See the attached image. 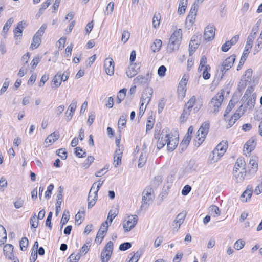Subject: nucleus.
<instances>
[{"mask_svg":"<svg viewBox=\"0 0 262 262\" xmlns=\"http://www.w3.org/2000/svg\"><path fill=\"white\" fill-rule=\"evenodd\" d=\"M182 36V31L181 29L174 31L169 38V43L167 46V50L172 52L179 49L181 44Z\"/></svg>","mask_w":262,"mask_h":262,"instance_id":"nucleus-1","label":"nucleus"},{"mask_svg":"<svg viewBox=\"0 0 262 262\" xmlns=\"http://www.w3.org/2000/svg\"><path fill=\"white\" fill-rule=\"evenodd\" d=\"M155 198L154 191L150 187H147L142 192V204L140 207L141 210L148 208L149 205Z\"/></svg>","mask_w":262,"mask_h":262,"instance_id":"nucleus-2","label":"nucleus"},{"mask_svg":"<svg viewBox=\"0 0 262 262\" xmlns=\"http://www.w3.org/2000/svg\"><path fill=\"white\" fill-rule=\"evenodd\" d=\"M245 100H247V102L244 106H243L242 114H244L247 111H252L255 105L256 96L254 94L251 95L250 94V92H248V90H247L242 99V101H244Z\"/></svg>","mask_w":262,"mask_h":262,"instance_id":"nucleus-3","label":"nucleus"},{"mask_svg":"<svg viewBox=\"0 0 262 262\" xmlns=\"http://www.w3.org/2000/svg\"><path fill=\"white\" fill-rule=\"evenodd\" d=\"M224 92L219 93L211 99L209 106L212 112L216 113L219 111L224 99Z\"/></svg>","mask_w":262,"mask_h":262,"instance_id":"nucleus-4","label":"nucleus"},{"mask_svg":"<svg viewBox=\"0 0 262 262\" xmlns=\"http://www.w3.org/2000/svg\"><path fill=\"white\" fill-rule=\"evenodd\" d=\"M209 123L204 122L198 130L196 139H198V147L204 141L209 129Z\"/></svg>","mask_w":262,"mask_h":262,"instance_id":"nucleus-5","label":"nucleus"},{"mask_svg":"<svg viewBox=\"0 0 262 262\" xmlns=\"http://www.w3.org/2000/svg\"><path fill=\"white\" fill-rule=\"evenodd\" d=\"M170 137L171 133L169 132V130L168 128L163 129L157 142V148L159 149L162 148L165 144H167V142L168 140H170Z\"/></svg>","mask_w":262,"mask_h":262,"instance_id":"nucleus-6","label":"nucleus"},{"mask_svg":"<svg viewBox=\"0 0 262 262\" xmlns=\"http://www.w3.org/2000/svg\"><path fill=\"white\" fill-rule=\"evenodd\" d=\"M206 63L207 58L205 55H203L201 57L198 71H203L202 76L203 78L205 80L209 79L210 77V74L208 72L210 70V67L209 65H206Z\"/></svg>","mask_w":262,"mask_h":262,"instance_id":"nucleus-7","label":"nucleus"},{"mask_svg":"<svg viewBox=\"0 0 262 262\" xmlns=\"http://www.w3.org/2000/svg\"><path fill=\"white\" fill-rule=\"evenodd\" d=\"M113 243L109 241L101 253V259L102 262H107L112 254L113 250Z\"/></svg>","mask_w":262,"mask_h":262,"instance_id":"nucleus-8","label":"nucleus"},{"mask_svg":"<svg viewBox=\"0 0 262 262\" xmlns=\"http://www.w3.org/2000/svg\"><path fill=\"white\" fill-rule=\"evenodd\" d=\"M236 56L234 55H232L229 57L227 58L222 63L220 67V71L222 73V76L225 73V72L229 70L233 65V63L235 60Z\"/></svg>","mask_w":262,"mask_h":262,"instance_id":"nucleus-9","label":"nucleus"},{"mask_svg":"<svg viewBox=\"0 0 262 262\" xmlns=\"http://www.w3.org/2000/svg\"><path fill=\"white\" fill-rule=\"evenodd\" d=\"M202 36L201 34L193 35L189 45V52L190 55H191L198 48L201 43Z\"/></svg>","mask_w":262,"mask_h":262,"instance_id":"nucleus-10","label":"nucleus"},{"mask_svg":"<svg viewBox=\"0 0 262 262\" xmlns=\"http://www.w3.org/2000/svg\"><path fill=\"white\" fill-rule=\"evenodd\" d=\"M152 94L153 90L151 88L147 87L145 88L143 92L142 96L141 97V104H142L143 103V105L145 104V105H147L151 100Z\"/></svg>","mask_w":262,"mask_h":262,"instance_id":"nucleus-11","label":"nucleus"},{"mask_svg":"<svg viewBox=\"0 0 262 262\" xmlns=\"http://www.w3.org/2000/svg\"><path fill=\"white\" fill-rule=\"evenodd\" d=\"M138 219V216L136 215L132 216L131 218L128 217V220L127 222L123 224V227L125 232L130 231L137 224Z\"/></svg>","mask_w":262,"mask_h":262,"instance_id":"nucleus-12","label":"nucleus"},{"mask_svg":"<svg viewBox=\"0 0 262 262\" xmlns=\"http://www.w3.org/2000/svg\"><path fill=\"white\" fill-rule=\"evenodd\" d=\"M215 30L212 25L206 27L204 30V40L207 41L212 40L215 36Z\"/></svg>","mask_w":262,"mask_h":262,"instance_id":"nucleus-13","label":"nucleus"},{"mask_svg":"<svg viewBox=\"0 0 262 262\" xmlns=\"http://www.w3.org/2000/svg\"><path fill=\"white\" fill-rule=\"evenodd\" d=\"M246 174V169L233 170V179L237 183H241L245 180Z\"/></svg>","mask_w":262,"mask_h":262,"instance_id":"nucleus-14","label":"nucleus"},{"mask_svg":"<svg viewBox=\"0 0 262 262\" xmlns=\"http://www.w3.org/2000/svg\"><path fill=\"white\" fill-rule=\"evenodd\" d=\"M104 68L106 73L112 76L114 73V62L112 58H107L104 60Z\"/></svg>","mask_w":262,"mask_h":262,"instance_id":"nucleus-15","label":"nucleus"},{"mask_svg":"<svg viewBox=\"0 0 262 262\" xmlns=\"http://www.w3.org/2000/svg\"><path fill=\"white\" fill-rule=\"evenodd\" d=\"M151 75L149 73L146 75H138L134 79V83L137 85L146 84L150 81Z\"/></svg>","mask_w":262,"mask_h":262,"instance_id":"nucleus-16","label":"nucleus"},{"mask_svg":"<svg viewBox=\"0 0 262 262\" xmlns=\"http://www.w3.org/2000/svg\"><path fill=\"white\" fill-rule=\"evenodd\" d=\"M256 145V139L252 137L245 144L243 150L244 152L247 151V154H250L255 149Z\"/></svg>","mask_w":262,"mask_h":262,"instance_id":"nucleus-17","label":"nucleus"},{"mask_svg":"<svg viewBox=\"0 0 262 262\" xmlns=\"http://www.w3.org/2000/svg\"><path fill=\"white\" fill-rule=\"evenodd\" d=\"M96 184V183H94L92 186L91 187V188L90 190L88 198V208L89 209L92 208L94 205L96 203V200H97V197H95V194H93L92 193V191H93V189H95V186Z\"/></svg>","mask_w":262,"mask_h":262,"instance_id":"nucleus-18","label":"nucleus"},{"mask_svg":"<svg viewBox=\"0 0 262 262\" xmlns=\"http://www.w3.org/2000/svg\"><path fill=\"white\" fill-rule=\"evenodd\" d=\"M77 101L75 99L72 100V103L69 105L68 110L66 113V115L67 118V121H69L72 119L73 113L75 112L77 107Z\"/></svg>","mask_w":262,"mask_h":262,"instance_id":"nucleus-19","label":"nucleus"},{"mask_svg":"<svg viewBox=\"0 0 262 262\" xmlns=\"http://www.w3.org/2000/svg\"><path fill=\"white\" fill-rule=\"evenodd\" d=\"M139 69L140 66H139V64H137L136 63L131 64L128 67L126 72L127 76L129 78L133 77L134 76L137 74Z\"/></svg>","mask_w":262,"mask_h":262,"instance_id":"nucleus-20","label":"nucleus"},{"mask_svg":"<svg viewBox=\"0 0 262 262\" xmlns=\"http://www.w3.org/2000/svg\"><path fill=\"white\" fill-rule=\"evenodd\" d=\"M60 137V135L58 132H54L51 133L45 141V144L46 146H49L56 141Z\"/></svg>","mask_w":262,"mask_h":262,"instance_id":"nucleus-21","label":"nucleus"},{"mask_svg":"<svg viewBox=\"0 0 262 262\" xmlns=\"http://www.w3.org/2000/svg\"><path fill=\"white\" fill-rule=\"evenodd\" d=\"M186 213L181 212L177 215L175 220H174L172 223V226L174 227H176L178 225V228L177 230L180 228L181 225L183 223L185 218L186 217Z\"/></svg>","mask_w":262,"mask_h":262,"instance_id":"nucleus-22","label":"nucleus"},{"mask_svg":"<svg viewBox=\"0 0 262 262\" xmlns=\"http://www.w3.org/2000/svg\"><path fill=\"white\" fill-rule=\"evenodd\" d=\"M123 149H117L114 156V164L115 167L119 166L121 164V158Z\"/></svg>","mask_w":262,"mask_h":262,"instance_id":"nucleus-23","label":"nucleus"},{"mask_svg":"<svg viewBox=\"0 0 262 262\" xmlns=\"http://www.w3.org/2000/svg\"><path fill=\"white\" fill-rule=\"evenodd\" d=\"M178 144V140L177 138H173L172 137V135L171 134V137L170 138V140H168V142H167V147L168 151H172L177 147Z\"/></svg>","mask_w":262,"mask_h":262,"instance_id":"nucleus-24","label":"nucleus"},{"mask_svg":"<svg viewBox=\"0 0 262 262\" xmlns=\"http://www.w3.org/2000/svg\"><path fill=\"white\" fill-rule=\"evenodd\" d=\"M228 145L226 142L222 141L220 142L216 147L215 150H217V152H219V155L222 156L226 152L227 149Z\"/></svg>","mask_w":262,"mask_h":262,"instance_id":"nucleus-25","label":"nucleus"},{"mask_svg":"<svg viewBox=\"0 0 262 262\" xmlns=\"http://www.w3.org/2000/svg\"><path fill=\"white\" fill-rule=\"evenodd\" d=\"M13 18H10L7 21V22L4 26L1 34L4 38H6L7 37V33L11 25H12V24L13 23Z\"/></svg>","mask_w":262,"mask_h":262,"instance_id":"nucleus-26","label":"nucleus"},{"mask_svg":"<svg viewBox=\"0 0 262 262\" xmlns=\"http://www.w3.org/2000/svg\"><path fill=\"white\" fill-rule=\"evenodd\" d=\"M243 169H246L245 161L243 158H238L235 162L233 169L238 170Z\"/></svg>","mask_w":262,"mask_h":262,"instance_id":"nucleus-27","label":"nucleus"},{"mask_svg":"<svg viewBox=\"0 0 262 262\" xmlns=\"http://www.w3.org/2000/svg\"><path fill=\"white\" fill-rule=\"evenodd\" d=\"M23 24V21L19 22L17 24V27L14 29L13 32L15 35V37H19L20 38L21 37L23 29L24 28Z\"/></svg>","mask_w":262,"mask_h":262,"instance_id":"nucleus-28","label":"nucleus"},{"mask_svg":"<svg viewBox=\"0 0 262 262\" xmlns=\"http://www.w3.org/2000/svg\"><path fill=\"white\" fill-rule=\"evenodd\" d=\"M191 112V109L185 107L183 110V113L181 114L180 118V122L182 123L185 122L186 120L188 118V117L190 115Z\"/></svg>","mask_w":262,"mask_h":262,"instance_id":"nucleus-29","label":"nucleus"},{"mask_svg":"<svg viewBox=\"0 0 262 262\" xmlns=\"http://www.w3.org/2000/svg\"><path fill=\"white\" fill-rule=\"evenodd\" d=\"M7 240V233L5 228L0 225V245H4Z\"/></svg>","mask_w":262,"mask_h":262,"instance_id":"nucleus-30","label":"nucleus"},{"mask_svg":"<svg viewBox=\"0 0 262 262\" xmlns=\"http://www.w3.org/2000/svg\"><path fill=\"white\" fill-rule=\"evenodd\" d=\"M187 5V0H180L178 12L180 14H183L185 13Z\"/></svg>","mask_w":262,"mask_h":262,"instance_id":"nucleus-31","label":"nucleus"},{"mask_svg":"<svg viewBox=\"0 0 262 262\" xmlns=\"http://www.w3.org/2000/svg\"><path fill=\"white\" fill-rule=\"evenodd\" d=\"M252 194V190L251 189H246L242 194L241 198L243 201L247 202L251 198Z\"/></svg>","mask_w":262,"mask_h":262,"instance_id":"nucleus-32","label":"nucleus"},{"mask_svg":"<svg viewBox=\"0 0 262 262\" xmlns=\"http://www.w3.org/2000/svg\"><path fill=\"white\" fill-rule=\"evenodd\" d=\"M162 42L160 39H156L151 46V49L154 52H158L162 46Z\"/></svg>","mask_w":262,"mask_h":262,"instance_id":"nucleus-33","label":"nucleus"},{"mask_svg":"<svg viewBox=\"0 0 262 262\" xmlns=\"http://www.w3.org/2000/svg\"><path fill=\"white\" fill-rule=\"evenodd\" d=\"M127 116V113H123L120 116V117L118 120V127L119 128H120L121 127L122 128L124 126H125V125L126 123V118Z\"/></svg>","mask_w":262,"mask_h":262,"instance_id":"nucleus-34","label":"nucleus"},{"mask_svg":"<svg viewBox=\"0 0 262 262\" xmlns=\"http://www.w3.org/2000/svg\"><path fill=\"white\" fill-rule=\"evenodd\" d=\"M147 156L145 153L142 152L139 158L138 166L139 167H142L146 162Z\"/></svg>","mask_w":262,"mask_h":262,"instance_id":"nucleus-35","label":"nucleus"},{"mask_svg":"<svg viewBox=\"0 0 262 262\" xmlns=\"http://www.w3.org/2000/svg\"><path fill=\"white\" fill-rule=\"evenodd\" d=\"M118 212V211L116 209H112L110 210L107 216V220H109L110 224L113 222V219L117 215Z\"/></svg>","mask_w":262,"mask_h":262,"instance_id":"nucleus-36","label":"nucleus"},{"mask_svg":"<svg viewBox=\"0 0 262 262\" xmlns=\"http://www.w3.org/2000/svg\"><path fill=\"white\" fill-rule=\"evenodd\" d=\"M248 53L249 52H248V49H246L244 50V51L243 53V55L241 58V60H240L239 64L237 66V70H238V71L241 68V67L244 64V63L246 59V58L248 56Z\"/></svg>","mask_w":262,"mask_h":262,"instance_id":"nucleus-37","label":"nucleus"},{"mask_svg":"<svg viewBox=\"0 0 262 262\" xmlns=\"http://www.w3.org/2000/svg\"><path fill=\"white\" fill-rule=\"evenodd\" d=\"M41 42V38L37 37V36H34L33 37V41L31 45L30 48L32 49L37 48L40 45Z\"/></svg>","mask_w":262,"mask_h":262,"instance_id":"nucleus-38","label":"nucleus"},{"mask_svg":"<svg viewBox=\"0 0 262 262\" xmlns=\"http://www.w3.org/2000/svg\"><path fill=\"white\" fill-rule=\"evenodd\" d=\"M186 92V88L185 86H183L179 85L178 87V97L181 99H183L185 96Z\"/></svg>","mask_w":262,"mask_h":262,"instance_id":"nucleus-39","label":"nucleus"},{"mask_svg":"<svg viewBox=\"0 0 262 262\" xmlns=\"http://www.w3.org/2000/svg\"><path fill=\"white\" fill-rule=\"evenodd\" d=\"M62 78L61 77V74L59 73H57L54 77L52 81L56 86H59L61 84Z\"/></svg>","mask_w":262,"mask_h":262,"instance_id":"nucleus-40","label":"nucleus"},{"mask_svg":"<svg viewBox=\"0 0 262 262\" xmlns=\"http://www.w3.org/2000/svg\"><path fill=\"white\" fill-rule=\"evenodd\" d=\"M262 48V36H259L257 40V44L255 45L254 50V54H255L257 53Z\"/></svg>","mask_w":262,"mask_h":262,"instance_id":"nucleus-41","label":"nucleus"},{"mask_svg":"<svg viewBox=\"0 0 262 262\" xmlns=\"http://www.w3.org/2000/svg\"><path fill=\"white\" fill-rule=\"evenodd\" d=\"M30 223L31 226V227H33L34 228H36L39 224V222L38 221V219L36 217V214L34 213V214L32 216L30 220Z\"/></svg>","mask_w":262,"mask_h":262,"instance_id":"nucleus-42","label":"nucleus"},{"mask_svg":"<svg viewBox=\"0 0 262 262\" xmlns=\"http://www.w3.org/2000/svg\"><path fill=\"white\" fill-rule=\"evenodd\" d=\"M222 156L217 152V150L214 149L212 151L211 155H210V158H211L212 162L214 163L217 162Z\"/></svg>","mask_w":262,"mask_h":262,"instance_id":"nucleus-43","label":"nucleus"},{"mask_svg":"<svg viewBox=\"0 0 262 262\" xmlns=\"http://www.w3.org/2000/svg\"><path fill=\"white\" fill-rule=\"evenodd\" d=\"M28 239L27 237H24L21 238L20 241V247L22 251H25L27 249V247L28 245Z\"/></svg>","mask_w":262,"mask_h":262,"instance_id":"nucleus-44","label":"nucleus"},{"mask_svg":"<svg viewBox=\"0 0 262 262\" xmlns=\"http://www.w3.org/2000/svg\"><path fill=\"white\" fill-rule=\"evenodd\" d=\"M94 160V157L92 156H88L85 162L82 163V167L85 168H88L90 166V165L93 162Z\"/></svg>","mask_w":262,"mask_h":262,"instance_id":"nucleus-45","label":"nucleus"},{"mask_svg":"<svg viewBox=\"0 0 262 262\" xmlns=\"http://www.w3.org/2000/svg\"><path fill=\"white\" fill-rule=\"evenodd\" d=\"M191 139V136L187 135L184 138L180 144V146H184V148L186 149Z\"/></svg>","mask_w":262,"mask_h":262,"instance_id":"nucleus-46","label":"nucleus"},{"mask_svg":"<svg viewBox=\"0 0 262 262\" xmlns=\"http://www.w3.org/2000/svg\"><path fill=\"white\" fill-rule=\"evenodd\" d=\"M101 231L102 230H99L95 238V242L99 244H100L102 242L104 237V234L106 233L105 232H102Z\"/></svg>","mask_w":262,"mask_h":262,"instance_id":"nucleus-47","label":"nucleus"},{"mask_svg":"<svg viewBox=\"0 0 262 262\" xmlns=\"http://www.w3.org/2000/svg\"><path fill=\"white\" fill-rule=\"evenodd\" d=\"M81 257L80 253L75 254L74 253L71 254L68 257V259L70 262H77Z\"/></svg>","mask_w":262,"mask_h":262,"instance_id":"nucleus-48","label":"nucleus"},{"mask_svg":"<svg viewBox=\"0 0 262 262\" xmlns=\"http://www.w3.org/2000/svg\"><path fill=\"white\" fill-rule=\"evenodd\" d=\"M90 242H86V244H84L81 247L80 250V254L85 255L89 250V247L91 246Z\"/></svg>","mask_w":262,"mask_h":262,"instance_id":"nucleus-49","label":"nucleus"},{"mask_svg":"<svg viewBox=\"0 0 262 262\" xmlns=\"http://www.w3.org/2000/svg\"><path fill=\"white\" fill-rule=\"evenodd\" d=\"M196 101V98L194 96H193L191 97V98L189 100L187 103L185 104V107L187 108H189V109L192 110V108L194 106Z\"/></svg>","mask_w":262,"mask_h":262,"instance_id":"nucleus-50","label":"nucleus"},{"mask_svg":"<svg viewBox=\"0 0 262 262\" xmlns=\"http://www.w3.org/2000/svg\"><path fill=\"white\" fill-rule=\"evenodd\" d=\"M254 39V36H253V35H252V33L250 34V35L248 37V38L247 39L246 41V45L245 48L246 49H249V48H251L252 47L253 41Z\"/></svg>","mask_w":262,"mask_h":262,"instance_id":"nucleus-51","label":"nucleus"},{"mask_svg":"<svg viewBox=\"0 0 262 262\" xmlns=\"http://www.w3.org/2000/svg\"><path fill=\"white\" fill-rule=\"evenodd\" d=\"M242 107H243V105H242L240 106V107L236 111V112L231 117V118L233 120H234L235 121L236 120H237L239 118V117L243 114H242Z\"/></svg>","mask_w":262,"mask_h":262,"instance_id":"nucleus-52","label":"nucleus"},{"mask_svg":"<svg viewBox=\"0 0 262 262\" xmlns=\"http://www.w3.org/2000/svg\"><path fill=\"white\" fill-rule=\"evenodd\" d=\"M160 14H158V15L155 14L154 15L153 18H152V26L153 27L156 28L159 26L160 24Z\"/></svg>","mask_w":262,"mask_h":262,"instance_id":"nucleus-53","label":"nucleus"},{"mask_svg":"<svg viewBox=\"0 0 262 262\" xmlns=\"http://www.w3.org/2000/svg\"><path fill=\"white\" fill-rule=\"evenodd\" d=\"M245 242L242 240H237L235 243H234V248L237 250H239L242 249L244 245H245Z\"/></svg>","mask_w":262,"mask_h":262,"instance_id":"nucleus-54","label":"nucleus"},{"mask_svg":"<svg viewBox=\"0 0 262 262\" xmlns=\"http://www.w3.org/2000/svg\"><path fill=\"white\" fill-rule=\"evenodd\" d=\"M114 8V3L113 2H110L107 5L106 8L105 14L107 15L111 14Z\"/></svg>","mask_w":262,"mask_h":262,"instance_id":"nucleus-55","label":"nucleus"},{"mask_svg":"<svg viewBox=\"0 0 262 262\" xmlns=\"http://www.w3.org/2000/svg\"><path fill=\"white\" fill-rule=\"evenodd\" d=\"M51 3V0H47L45 3H42L40 8L39 10L38 13H39L40 14H42L43 11L49 7Z\"/></svg>","mask_w":262,"mask_h":262,"instance_id":"nucleus-56","label":"nucleus"},{"mask_svg":"<svg viewBox=\"0 0 262 262\" xmlns=\"http://www.w3.org/2000/svg\"><path fill=\"white\" fill-rule=\"evenodd\" d=\"M132 247V244L129 242H125L120 245L119 249L120 251H125Z\"/></svg>","mask_w":262,"mask_h":262,"instance_id":"nucleus-57","label":"nucleus"},{"mask_svg":"<svg viewBox=\"0 0 262 262\" xmlns=\"http://www.w3.org/2000/svg\"><path fill=\"white\" fill-rule=\"evenodd\" d=\"M9 85V81L8 80V78H7L5 79V82H4L3 86L0 90V95H3L7 90V88H8Z\"/></svg>","mask_w":262,"mask_h":262,"instance_id":"nucleus-58","label":"nucleus"},{"mask_svg":"<svg viewBox=\"0 0 262 262\" xmlns=\"http://www.w3.org/2000/svg\"><path fill=\"white\" fill-rule=\"evenodd\" d=\"M198 7H199L198 4H196V3H194V4L192 5V6L191 7V10L190 11L189 14H191V15H192L193 16H196V13L198 12Z\"/></svg>","mask_w":262,"mask_h":262,"instance_id":"nucleus-59","label":"nucleus"},{"mask_svg":"<svg viewBox=\"0 0 262 262\" xmlns=\"http://www.w3.org/2000/svg\"><path fill=\"white\" fill-rule=\"evenodd\" d=\"M57 155L60 157L62 159L65 160L67 158V152L66 151L65 149H59L57 150Z\"/></svg>","mask_w":262,"mask_h":262,"instance_id":"nucleus-60","label":"nucleus"},{"mask_svg":"<svg viewBox=\"0 0 262 262\" xmlns=\"http://www.w3.org/2000/svg\"><path fill=\"white\" fill-rule=\"evenodd\" d=\"M130 36V33L128 31L124 30L123 31L122 34V37H121V40L124 43H126L128 39L129 38Z\"/></svg>","mask_w":262,"mask_h":262,"instance_id":"nucleus-61","label":"nucleus"},{"mask_svg":"<svg viewBox=\"0 0 262 262\" xmlns=\"http://www.w3.org/2000/svg\"><path fill=\"white\" fill-rule=\"evenodd\" d=\"M62 202V199L57 198V202L56 203V215H57L59 211L61 210V205Z\"/></svg>","mask_w":262,"mask_h":262,"instance_id":"nucleus-62","label":"nucleus"},{"mask_svg":"<svg viewBox=\"0 0 262 262\" xmlns=\"http://www.w3.org/2000/svg\"><path fill=\"white\" fill-rule=\"evenodd\" d=\"M249 164L251 166V169L256 170L258 168V163L256 159H251L249 161Z\"/></svg>","mask_w":262,"mask_h":262,"instance_id":"nucleus-63","label":"nucleus"},{"mask_svg":"<svg viewBox=\"0 0 262 262\" xmlns=\"http://www.w3.org/2000/svg\"><path fill=\"white\" fill-rule=\"evenodd\" d=\"M54 189V185L53 184H51L49 186H48L47 188V190L45 192V196L48 199L51 197L52 191Z\"/></svg>","mask_w":262,"mask_h":262,"instance_id":"nucleus-64","label":"nucleus"}]
</instances>
